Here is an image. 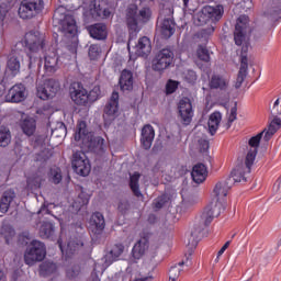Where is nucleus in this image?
<instances>
[{
	"label": "nucleus",
	"instance_id": "nucleus-20",
	"mask_svg": "<svg viewBox=\"0 0 281 281\" xmlns=\"http://www.w3.org/2000/svg\"><path fill=\"white\" fill-rule=\"evenodd\" d=\"M150 52H153L150 38L146 36L140 37L136 44V55L140 56V58H148Z\"/></svg>",
	"mask_w": 281,
	"mask_h": 281
},
{
	"label": "nucleus",
	"instance_id": "nucleus-53",
	"mask_svg": "<svg viewBox=\"0 0 281 281\" xmlns=\"http://www.w3.org/2000/svg\"><path fill=\"white\" fill-rule=\"evenodd\" d=\"M183 79L186 80V82H188L189 85H194V82H196V72L194 70H187L184 72V77Z\"/></svg>",
	"mask_w": 281,
	"mask_h": 281
},
{
	"label": "nucleus",
	"instance_id": "nucleus-45",
	"mask_svg": "<svg viewBox=\"0 0 281 281\" xmlns=\"http://www.w3.org/2000/svg\"><path fill=\"white\" fill-rule=\"evenodd\" d=\"M49 181L55 186H58L60 181H63V173L60 172V168H52L49 171Z\"/></svg>",
	"mask_w": 281,
	"mask_h": 281
},
{
	"label": "nucleus",
	"instance_id": "nucleus-5",
	"mask_svg": "<svg viewBox=\"0 0 281 281\" xmlns=\"http://www.w3.org/2000/svg\"><path fill=\"white\" fill-rule=\"evenodd\" d=\"M45 256H47L45 244L38 240H33L24 254V262L25 265H29V267H32L35 262L45 260Z\"/></svg>",
	"mask_w": 281,
	"mask_h": 281
},
{
	"label": "nucleus",
	"instance_id": "nucleus-38",
	"mask_svg": "<svg viewBox=\"0 0 281 281\" xmlns=\"http://www.w3.org/2000/svg\"><path fill=\"white\" fill-rule=\"evenodd\" d=\"M12 139V134L10 133V128L1 125L0 126V146L5 148L10 144Z\"/></svg>",
	"mask_w": 281,
	"mask_h": 281
},
{
	"label": "nucleus",
	"instance_id": "nucleus-62",
	"mask_svg": "<svg viewBox=\"0 0 281 281\" xmlns=\"http://www.w3.org/2000/svg\"><path fill=\"white\" fill-rule=\"evenodd\" d=\"M38 157H42L44 161H47L52 157V154H49V149H44L38 154Z\"/></svg>",
	"mask_w": 281,
	"mask_h": 281
},
{
	"label": "nucleus",
	"instance_id": "nucleus-49",
	"mask_svg": "<svg viewBox=\"0 0 281 281\" xmlns=\"http://www.w3.org/2000/svg\"><path fill=\"white\" fill-rule=\"evenodd\" d=\"M101 93L100 86H94L88 93V102H97V100H100Z\"/></svg>",
	"mask_w": 281,
	"mask_h": 281
},
{
	"label": "nucleus",
	"instance_id": "nucleus-24",
	"mask_svg": "<svg viewBox=\"0 0 281 281\" xmlns=\"http://www.w3.org/2000/svg\"><path fill=\"white\" fill-rule=\"evenodd\" d=\"M44 67L49 74H54L58 69V55H56V52L45 53Z\"/></svg>",
	"mask_w": 281,
	"mask_h": 281
},
{
	"label": "nucleus",
	"instance_id": "nucleus-64",
	"mask_svg": "<svg viewBox=\"0 0 281 281\" xmlns=\"http://www.w3.org/2000/svg\"><path fill=\"white\" fill-rule=\"evenodd\" d=\"M7 11L3 9V7L0 5V23H3V20L5 19Z\"/></svg>",
	"mask_w": 281,
	"mask_h": 281
},
{
	"label": "nucleus",
	"instance_id": "nucleus-56",
	"mask_svg": "<svg viewBox=\"0 0 281 281\" xmlns=\"http://www.w3.org/2000/svg\"><path fill=\"white\" fill-rule=\"evenodd\" d=\"M90 144L91 145L97 144L95 150H104V138L102 137L94 138Z\"/></svg>",
	"mask_w": 281,
	"mask_h": 281
},
{
	"label": "nucleus",
	"instance_id": "nucleus-21",
	"mask_svg": "<svg viewBox=\"0 0 281 281\" xmlns=\"http://www.w3.org/2000/svg\"><path fill=\"white\" fill-rule=\"evenodd\" d=\"M205 227L206 226L203 224V222L194 224L189 237V247H196V245H199V240L203 238V229H205Z\"/></svg>",
	"mask_w": 281,
	"mask_h": 281
},
{
	"label": "nucleus",
	"instance_id": "nucleus-44",
	"mask_svg": "<svg viewBox=\"0 0 281 281\" xmlns=\"http://www.w3.org/2000/svg\"><path fill=\"white\" fill-rule=\"evenodd\" d=\"M85 243H82V239H70L67 244L66 254H74L75 251H78L80 247H83Z\"/></svg>",
	"mask_w": 281,
	"mask_h": 281
},
{
	"label": "nucleus",
	"instance_id": "nucleus-33",
	"mask_svg": "<svg viewBox=\"0 0 281 281\" xmlns=\"http://www.w3.org/2000/svg\"><path fill=\"white\" fill-rule=\"evenodd\" d=\"M7 69H9L12 76H16L21 71V58L15 54L9 56L7 61Z\"/></svg>",
	"mask_w": 281,
	"mask_h": 281
},
{
	"label": "nucleus",
	"instance_id": "nucleus-12",
	"mask_svg": "<svg viewBox=\"0 0 281 281\" xmlns=\"http://www.w3.org/2000/svg\"><path fill=\"white\" fill-rule=\"evenodd\" d=\"M70 98L77 106H87L89 104V92L80 83H74L70 87Z\"/></svg>",
	"mask_w": 281,
	"mask_h": 281
},
{
	"label": "nucleus",
	"instance_id": "nucleus-16",
	"mask_svg": "<svg viewBox=\"0 0 281 281\" xmlns=\"http://www.w3.org/2000/svg\"><path fill=\"white\" fill-rule=\"evenodd\" d=\"M60 30L64 36L74 38L78 33V26L76 25V19L74 15H65L63 20H60Z\"/></svg>",
	"mask_w": 281,
	"mask_h": 281
},
{
	"label": "nucleus",
	"instance_id": "nucleus-8",
	"mask_svg": "<svg viewBox=\"0 0 281 281\" xmlns=\"http://www.w3.org/2000/svg\"><path fill=\"white\" fill-rule=\"evenodd\" d=\"M58 91H60V83L55 79H47L43 85L37 86V95L41 100L56 98Z\"/></svg>",
	"mask_w": 281,
	"mask_h": 281
},
{
	"label": "nucleus",
	"instance_id": "nucleus-46",
	"mask_svg": "<svg viewBox=\"0 0 281 281\" xmlns=\"http://www.w3.org/2000/svg\"><path fill=\"white\" fill-rule=\"evenodd\" d=\"M196 56L203 63H210V50L207 47L200 45L196 50Z\"/></svg>",
	"mask_w": 281,
	"mask_h": 281
},
{
	"label": "nucleus",
	"instance_id": "nucleus-48",
	"mask_svg": "<svg viewBox=\"0 0 281 281\" xmlns=\"http://www.w3.org/2000/svg\"><path fill=\"white\" fill-rule=\"evenodd\" d=\"M124 254V245L122 244H116L112 247L110 250V256H112V260H117L119 257Z\"/></svg>",
	"mask_w": 281,
	"mask_h": 281
},
{
	"label": "nucleus",
	"instance_id": "nucleus-7",
	"mask_svg": "<svg viewBox=\"0 0 281 281\" xmlns=\"http://www.w3.org/2000/svg\"><path fill=\"white\" fill-rule=\"evenodd\" d=\"M71 164L75 172L80 175V177H88L91 172V162L83 151H76L72 155Z\"/></svg>",
	"mask_w": 281,
	"mask_h": 281
},
{
	"label": "nucleus",
	"instance_id": "nucleus-17",
	"mask_svg": "<svg viewBox=\"0 0 281 281\" xmlns=\"http://www.w3.org/2000/svg\"><path fill=\"white\" fill-rule=\"evenodd\" d=\"M104 227H106L104 215L100 212L93 213L90 218V232L94 234V236H100V234L104 232Z\"/></svg>",
	"mask_w": 281,
	"mask_h": 281
},
{
	"label": "nucleus",
	"instance_id": "nucleus-43",
	"mask_svg": "<svg viewBox=\"0 0 281 281\" xmlns=\"http://www.w3.org/2000/svg\"><path fill=\"white\" fill-rule=\"evenodd\" d=\"M56 263L49 261H45L40 266L42 276H52V273H56Z\"/></svg>",
	"mask_w": 281,
	"mask_h": 281
},
{
	"label": "nucleus",
	"instance_id": "nucleus-59",
	"mask_svg": "<svg viewBox=\"0 0 281 281\" xmlns=\"http://www.w3.org/2000/svg\"><path fill=\"white\" fill-rule=\"evenodd\" d=\"M178 278H179V269L177 267H172L170 269L169 280L170 281H177Z\"/></svg>",
	"mask_w": 281,
	"mask_h": 281
},
{
	"label": "nucleus",
	"instance_id": "nucleus-40",
	"mask_svg": "<svg viewBox=\"0 0 281 281\" xmlns=\"http://www.w3.org/2000/svg\"><path fill=\"white\" fill-rule=\"evenodd\" d=\"M169 202H170V195L162 194L154 200L153 207L156 212H159V210H161L162 207H166V205H168Z\"/></svg>",
	"mask_w": 281,
	"mask_h": 281
},
{
	"label": "nucleus",
	"instance_id": "nucleus-55",
	"mask_svg": "<svg viewBox=\"0 0 281 281\" xmlns=\"http://www.w3.org/2000/svg\"><path fill=\"white\" fill-rule=\"evenodd\" d=\"M272 117H273V120L269 124L268 128L270 131H274V133H278V128H280V126H281V119L278 116H272Z\"/></svg>",
	"mask_w": 281,
	"mask_h": 281
},
{
	"label": "nucleus",
	"instance_id": "nucleus-25",
	"mask_svg": "<svg viewBox=\"0 0 281 281\" xmlns=\"http://www.w3.org/2000/svg\"><path fill=\"white\" fill-rule=\"evenodd\" d=\"M119 85L122 91H133V71L124 69L121 72Z\"/></svg>",
	"mask_w": 281,
	"mask_h": 281
},
{
	"label": "nucleus",
	"instance_id": "nucleus-14",
	"mask_svg": "<svg viewBox=\"0 0 281 281\" xmlns=\"http://www.w3.org/2000/svg\"><path fill=\"white\" fill-rule=\"evenodd\" d=\"M27 98V90L25 85L15 83L11 87L5 95L7 102H13L19 104V102H23Z\"/></svg>",
	"mask_w": 281,
	"mask_h": 281
},
{
	"label": "nucleus",
	"instance_id": "nucleus-30",
	"mask_svg": "<svg viewBox=\"0 0 281 281\" xmlns=\"http://www.w3.org/2000/svg\"><path fill=\"white\" fill-rule=\"evenodd\" d=\"M89 34L97 41H104L106 38V25L103 23H97L89 26Z\"/></svg>",
	"mask_w": 281,
	"mask_h": 281
},
{
	"label": "nucleus",
	"instance_id": "nucleus-27",
	"mask_svg": "<svg viewBox=\"0 0 281 281\" xmlns=\"http://www.w3.org/2000/svg\"><path fill=\"white\" fill-rule=\"evenodd\" d=\"M211 89H220V91H227L229 80L222 75H213L209 82Z\"/></svg>",
	"mask_w": 281,
	"mask_h": 281
},
{
	"label": "nucleus",
	"instance_id": "nucleus-60",
	"mask_svg": "<svg viewBox=\"0 0 281 281\" xmlns=\"http://www.w3.org/2000/svg\"><path fill=\"white\" fill-rule=\"evenodd\" d=\"M262 133H265L263 139L265 142H269V139H271L273 137V135H276V130H263Z\"/></svg>",
	"mask_w": 281,
	"mask_h": 281
},
{
	"label": "nucleus",
	"instance_id": "nucleus-34",
	"mask_svg": "<svg viewBox=\"0 0 281 281\" xmlns=\"http://www.w3.org/2000/svg\"><path fill=\"white\" fill-rule=\"evenodd\" d=\"M160 32L164 38H170L175 34V21L170 18H166L160 26Z\"/></svg>",
	"mask_w": 281,
	"mask_h": 281
},
{
	"label": "nucleus",
	"instance_id": "nucleus-1",
	"mask_svg": "<svg viewBox=\"0 0 281 281\" xmlns=\"http://www.w3.org/2000/svg\"><path fill=\"white\" fill-rule=\"evenodd\" d=\"M24 43L29 49V68L37 67L41 69L43 66V57H41V52L45 54L47 52V44L45 43V35L38 31H30L24 36Z\"/></svg>",
	"mask_w": 281,
	"mask_h": 281
},
{
	"label": "nucleus",
	"instance_id": "nucleus-41",
	"mask_svg": "<svg viewBox=\"0 0 281 281\" xmlns=\"http://www.w3.org/2000/svg\"><path fill=\"white\" fill-rule=\"evenodd\" d=\"M89 131H87V122L80 121L77 124V131L75 133V140L80 142V139H85L87 137Z\"/></svg>",
	"mask_w": 281,
	"mask_h": 281
},
{
	"label": "nucleus",
	"instance_id": "nucleus-32",
	"mask_svg": "<svg viewBox=\"0 0 281 281\" xmlns=\"http://www.w3.org/2000/svg\"><path fill=\"white\" fill-rule=\"evenodd\" d=\"M111 9L104 8L100 4H94V8L91 10V16L95 21H101V19H110Z\"/></svg>",
	"mask_w": 281,
	"mask_h": 281
},
{
	"label": "nucleus",
	"instance_id": "nucleus-42",
	"mask_svg": "<svg viewBox=\"0 0 281 281\" xmlns=\"http://www.w3.org/2000/svg\"><path fill=\"white\" fill-rule=\"evenodd\" d=\"M116 210L122 216L128 214L131 212V201L126 198L119 199Z\"/></svg>",
	"mask_w": 281,
	"mask_h": 281
},
{
	"label": "nucleus",
	"instance_id": "nucleus-31",
	"mask_svg": "<svg viewBox=\"0 0 281 281\" xmlns=\"http://www.w3.org/2000/svg\"><path fill=\"white\" fill-rule=\"evenodd\" d=\"M221 120H223L221 112H213L210 115L207 122L210 135H216V131H218V126L221 125Z\"/></svg>",
	"mask_w": 281,
	"mask_h": 281
},
{
	"label": "nucleus",
	"instance_id": "nucleus-2",
	"mask_svg": "<svg viewBox=\"0 0 281 281\" xmlns=\"http://www.w3.org/2000/svg\"><path fill=\"white\" fill-rule=\"evenodd\" d=\"M247 32H249V16L240 15L237 19L235 31H234V42L235 45L241 47V56H247L249 52V43L247 42Z\"/></svg>",
	"mask_w": 281,
	"mask_h": 281
},
{
	"label": "nucleus",
	"instance_id": "nucleus-18",
	"mask_svg": "<svg viewBox=\"0 0 281 281\" xmlns=\"http://www.w3.org/2000/svg\"><path fill=\"white\" fill-rule=\"evenodd\" d=\"M155 140V128L153 125L147 124L142 128L140 144L145 150H150L153 142Z\"/></svg>",
	"mask_w": 281,
	"mask_h": 281
},
{
	"label": "nucleus",
	"instance_id": "nucleus-26",
	"mask_svg": "<svg viewBox=\"0 0 281 281\" xmlns=\"http://www.w3.org/2000/svg\"><path fill=\"white\" fill-rule=\"evenodd\" d=\"M15 198L16 193L12 189H9L3 192L0 199V212L2 214H5V212L10 210V204L12 203V201H14Z\"/></svg>",
	"mask_w": 281,
	"mask_h": 281
},
{
	"label": "nucleus",
	"instance_id": "nucleus-23",
	"mask_svg": "<svg viewBox=\"0 0 281 281\" xmlns=\"http://www.w3.org/2000/svg\"><path fill=\"white\" fill-rule=\"evenodd\" d=\"M191 177L194 181V183H203L205 179H207V167L203 164H196L193 166Z\"/></svg>",
	"mask_w": 281,
	"mask_h": 281
},
{
	"label": "nucleus",
	"instance_id": "nucleus-57",
	"mask_svg": "<svg viewBox=\"0 0 281 281\" xmlns=\"http://www.w3.org/2000/svg\"><path fill=\"white\" fill-rule=\"evenodd\" d=\"M68 278H76L80 273V266H74L72 268L67 270Z\"/></svg>",
	"mask_w": 281,
	"mask_h": 281
},
{
	"label": "nucleus",
	"instance_id": "nucleus-9",
	"mask_svg": "<svg viewBox=\"0 0 281 281\" xmlns=\"http://www.w3.org/2000/svg\"><path fill=\"white\" fill-rule=\"evenodd\" d=\"M223 14H225V8H223V4H217L215 7L205 5L201 10L200 19H203L204 21H212V23H218V21L223 19Z\"/></svg>",
	"mask_w": 281,
	"mask_h": 281
},
{
	"label": "nucleus",
	"instance_id": "nucleus-22",
	"mask_svg": "<svg viewBox=\"0 0 281 281\" xmlns=\"http://www.w3.org/2000/svg\"><path fill=\"white\" fill-rule=\"evenodd\" d=\"M248 63L249 60L247 59V55H241L240 68L235 83L236 89H240V87H243V82H245V78H247V69H249Z\"/></svg>",
	"mask_w": 281,
	"mask_h": 281
},
{
	"label": "nucleus",
	"instance_id": "nucleus-51",
	"mask_svg": "<svg viewBox=\"0 0 281 281\" xmlns=\"http://www.w3.org/2000/svg\"><path fill=\"white\" fill-rule=\"evenodd\" d=\"M236 115H238V103L237 102H235L234 106L231 109L227 128H229L232 126V123L236 122Z\"/></svg>",
	"mask_w": 281,
	"mask_h": 281
},
{
	"label": "nucleus",
	"instance_id": "nucleus-37",
	"mask_svg": "<svg viewBox=\"0 0 281 281\" xmlns=\"http://www.w3.org/2000/svg\"><path fill=\"white\" fill-rule=\"evenodd\" d=\"M56 232L54 224L52 222H44L40 227L41 238H52Z\"/></svg>",
	"mask_w": 281,
	"mask_h": 281
},
{
	"label": "nucleus",
	"instance_id": "nucleus-19",
	"mask_svg": "<svg viewBox=\"0 0 281 281\" xmlns=\"http://www.w3.org/2000/svg\"><path fill=\"white\" fill-rule=\"evenodd\" d=\"M120 106V93L113 92L109 102L105 104L103 117H115Z\"/></svg>",
	"mask_w": 281,
	"mask_h": 281
},
{
	"label": "nucleus",
	"instance_id": "nucleus-11",
	"mask_svg": "<svg viewBox=\"0 0 281 281\" xmlns=\"http://www.w3.org/2000/svg\"><path fill=\"white\" fill-rule=\"evenodd\" d=\"M262 135H265V132L252 136L248 142L250 149L246 156V172H250L251 167L254 166V161H256V155H258V148L260 146V139H262Z\"/></svg>",
	"mask_w": 281,
	"mask_h": 281
},
{
	"label": "nucleus",
	"instance_id": "nucleus-36",
	"mask_svg": "<svg viewBox=\"0 0 281 281\" xmlns=\"http://www.w3.org/2000/svg\"><path fill=\"white\" fill-rule=\"evenodd\" d=\"M21 128L24 135H27V137H32V135L36 133V120L32 117L25 119L21 124Z\"/></svg>",
	"mask_w": 281,
	"mask_h": 281
},
{
	"label": "nucleus",
	"instance_id": "nucleus-6",
	"mask_svg": "<svg viewBox=\"0 0 281 281\" xmlns=\"http://www.w3.org/2000/svg\"><path fill=\"white\" fill-rule=\"evenodd\" d=\"M45 2L43 0H23L19 7L18 14L20 19H34L41 10H43Z\"/></svg>",
	"mask_w": 281,
	"mask_h": 281
},
{
	"label": "nucleus",
	"instance_id": "nucleus-63",
	"mask_svg": "<svg viewBox=\"0 0 281 281\" xmlns=\"http://www.w3.org/2000/svg\"><path fill=\"white\" fill-rule=\"evenodd\" d=\"M147 221H148V223H149L150 225H155V223H157V215H156V214H149Z\"/></svg>",
	"mask_w": 281,
	"mask_h": 281
},
{
	"label": "nucleus",
	"instance_id": "nucleus-3",
	"mask_svg": "<svg viewBox=\"0 0 281 281\" xmlns=\"http://www.w3.org/2000/svg\"><path fill=\"white\" fill-rule=\"evenodd\" d=\"M125 19L130 32H137L139 21L146 23L148 22V19H150V9L143 8L137 13L136 4H130L126 9Z\"/></svg>",
	"mask_w": 281,
	"mask_h": 281
},
{
	"label": "nucleus",
	"instance_id": "nucleus-29",
	"mask_svg": "<svg viewBox=\"0 0 281 281\" xmlns=\"http://www.w3.org/2000/svg\"><path fill=\"white\" fill-rule=\"evenodd\" d=\"M148 251V239L142 237L133 247L132 255L135 260H139Z\"/></svg>",
	"mask_w": 281,
	"mask_h": 281
},
{
	"label": "nucleus",
	"instance_id": "nucleus-58",
	"mask_svg": "<svg viewBox=\"0 0 281 281\" xmlns=\"http://www.w3.org/2000/svg\"><path fill=\"white\" fill-rule=\"evenodd\" d=\"M200 151L207 153L210 150V142L206 139L201 138L199 140Z\"/></svg>",
	"mask_w": 281,
	"mask_h": 281
},
{
	"label": "nucleus",
	"instance_id": "nucleus-28",
	"mask_svg": "<svg viewBox=\"0 0 281 281\" xmlns=\"http://www.w3.org/2000/svg\"><path fill=\"white\" fill-rule=\"evenodd\" d=\"M229 190H232V187L229 186V183H227V180L217 182L213 190L215 201H217V203H221V199H225Z\"/></svg>",
	"mask_w": 281,
	"mask_h": 281
},
{
	"label": "nucleus",
	"instance_id": "nucleus-13",
	"mask_svg": "<svg viewBox=\"0 0 281 281\" xmlns=\"http://www.w3.org/2000/svg\"><path fill=\"white\" fill-rule=\"evenodd\" d=\"M178 111L181 124L190 126L192 117H194V111H192V102H190V99H181L178 105Z\"/></svg>",
	"mask_w": 281,
	"mask_h": 281
},
{
	"label": "nucleus",
	"instance_id": "nucleus-39",
	"mask_svg": "<svg viewBox=\"0 0 281 281\" xmlns=\"http://www.w3.org/2000/svg\"><path fill=\"white\" fill-rule=\"evenodd\" d=\"M214 30L215 27L210 25V26H206L202 30H200L195 36L196 38H199L202 43H207V41H210V36H212V34H214Z\"/></svg>",
	"mask_w": 281,
	"mask_h": 281
},
{
	"label": "nucleus",
	"instance_id": "nucleus-52",
	"mask_svg": "<svg viewBox=\"0 0 281 281\" xmlns=\"http://www.w3.org/2000/svg\"><path fill=\"white\" fill-rule=\"evenodd\" d=\"M177 89H179V82L175 81V80H169L166 85V93L167 95H170L172 93H175V91H177Z\"/></svg>",
	"mask_w": 281,
	"mask_h": 281
},
{
	"label": "nucleus",
	"instance_id": "nucleus-50",
	"mask_svg": "<svg viewBox=\"0 0 281 281\" xmlns=\"http://www.w3.org/2000/svg\"><path fill=\"white\" fill-rule=\"evenodd\" d=\"M80 192L78 194V201L81 205H87L89 203L90 195L89 193L85 192L82 187L79 188Z\"/></svg>",
	"mask_w": 281,
	"mask_h": 281
},
{
	"label": "nucleus",
	"instance_id": "nucleus-15",
	"mask_svg": "<svg viewBox=\"0 0 281 281\" xmlns=\"http://www.w3.org/2000/svg\"><path fill=\"white\" fill-rule=\"evenodd\" d=\"M251 171H247L246 162L238 165L232 172L231 177L226 179L228 186L232 188L235 183H247V177Z\"/></svg>",
	"mask_w": 281,
	"mask_h": 281
},
{
	"label": "nucleus",
	"instance_id": "nucleus-54",
	"mask_svg": "<svg viewBox=\"0 0 281 281\" xmlns=\"http://www.w3.org/2000/svg\"><path fill=\"white\" fill-rule=\"evenodd\" d=\"M88 54L91 60H95V58L100 56V46H98L97 44L90 45Z\"/></svg>",
	"mask_w": 281,
	"mask_h": 281
},
{
	"label": "nucleus",
	"instance_id": "nucleus-35",
	"mask_svg": "<svg viewBox=\"0 0 281 281\" xmlns=\"http://www.w3.org/2000/svg\"><path fill=\"white\" fill-rule=\"evenodd\" d=\"M140 177H142V175H139V172H134V175L130 176V188H131L134 196H136L137 199L143 196L142 191L139 190Z\"/></svg>",
	"mask_w": 281,
	"mask_h": 281
},
{
	"label": "nucleus",
	"instance_id": "nucleus-10",
	"mask_svg": "<svg viewBox=\"0 0 281 281\" xmlns=\"http://www.w3.org/2000/svg\"><path fill=\"white\" fill-rule=\"evenodd\" d=\"M221 210H223V203L218 201H213L207 206H205L201 215V222L203 225L209 226L214 221V218L221 216Z\"/></svg>",
	"mask_w": 281,
	"mask_h": 281
},
{
	"label": "nucleus",
	"instance_id": "nucleus-47",
	"mask_svg": "<svg viewBox=\"0 0 281 281\" xmlns=\"http://www.w3.org/2000/svg\"><path fill=\"white\" fill-rule=\"evenodd\" d=\"M44 179L41 176H33L27 179V186L32 188V190H38L41 184L43 183Z\"/></svg>",
	"mask_w": 281,
	"mask_h": 281
},
{
	"label": "nucleus",
	"instance_id": "nucleus-61",
	"mask_svg": "<svg viewBox=\"0 0 281 281\" xmlns=\"http://www.w3.org/2000/svg\"><path fill=\"white\" fill-rule=\"evenodd\" d=\"M229 245H232V240H228V241H226V243L223 245V247H222V248L218 250V252H217V258H216V260H218V258H221L222 255L225 254V251H227V249L229 248Z\"/></svg>",
	"mask_w": 281,
	"mask_h": 281
},
{
	"label": "nucleus",
	"instance_id": "nucleus-4",
	"mask_svg": "<svg viewBox=\"0 0 281 281\" xmlns=\"http://www.w3.org/2000/svg\"><path fill=\"white\" fill-rule=\"evenodd\" d=\"M175 61V52L170 48H162L159 50L151 63L153 71L164 74L166 69H169Z\"/></svg>",
	"mask_w": 281,
	"mask_h": 281
}]
</instances>
